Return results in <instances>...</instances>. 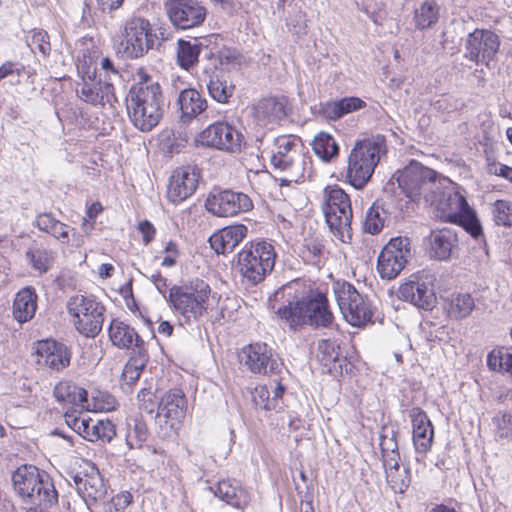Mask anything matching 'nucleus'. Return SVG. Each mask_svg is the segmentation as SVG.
<instances>
[{"instance_id":"1","label":"nucleus","mask_w":512,"mask_h":512,"mask_svg":"<svg viewBox=\"0 0 512 512\" xmlns=\"http://www.w3.org/2000/svg\"><path fill=\"white\" fill-rule=\"evenodd\" d=\"M161 86L149 76L134 84L126 97V108L132 124L142 132H149L160 122L164 113Z\"/></svg>"},{"instance_id":"2","label":"nucleus","mask_w":512,"mask_h":512,"mask_svg":"<svg viewBox=\"0 0 512 512\" xmlns=\"http://www.w3.org/2000/svg\"><path fill=\"white\" fill-rule=\"evenodd\" d=\"M300 139L293 135H281L274 140L270 163L283 172L282 185L303 182L311 174V158L301 153Z\"/></svg>"},{"instance_id":"3","label":"nucleus","mask_w":512,"mask_h":512,"mask_svg":"<svg viewBox=\"0 0 512 512\" xmlns=\"http://www.w3.org/2000/svg\"><path fill=\"white\" fill-rule=\"evenodd\" d=\"M277 314L293 330L303 325L329 328L334 321L333 314L329 310L328 300L321 293L291 301L280 307Z\"/></svg>"},{"instance_id":"4","label":"nucleus","mask_w":512,"mask_h":512,"mask_svg":"<svg viewBox=\"0 0 512 512\" xmlns=\"http://www.w3.org/2000/svg\"><path fill=\"white\" fill-rule=\"evenodd\" d=\"M12 484L22 501L38 508L57 502L58 493L49 475L34 465H21L12 473Z\"/></svg>"},{"instance_id":"5","label":"nucleus","mask_w":512,"mask_h":512,"mask_svg":"<svg viewBox=\"0 0 512 512\" xmlns=\"http://www.w3.org/2000/svg\"><path fill=\"white\" fill-rule=\"evenodd\" d=\"M383 153L384 138L381 136L357 141L348 156L347 182L356 189L364 188Z\"/></svg>"},{"instance_id":"6","label":"nucleus","mask_w":512,"mask_h":512,"mask_svg":"<svg viewBox=\"0 0 512 512\" xmlns=\"http://www.w3.org/2000/svg\"><path fill=\"white\" fill-rule=\"evenodd\" d=\"M211 288L203 280L170 288L168 302L187 323L199 320L208 309Z\"/></svg>"},{"instance_id":"7","label":"nucleus","mask_w":512,"mask_h":512,"mask_svg":"<svg viewBox=\"0 0 512 512\" xmlns=\"http://www.w3.org/2000/svg\"><path fill=\"white\" fill-rule=\"evenodd\" d=\"M276 253L274 247L266 241L247 243L238 253L236 267L251 285L263 281L274 268Z\"/></svg>"},{"instance_id":"8","label":"nucleus","mask_w":512,"mask_h":512,"mask_svg":"<svg viewBox=\"0 0 512 512\" xmlns=\"http://www.w3.org/2000/svg\"><path fill=\"white\" fill-rule=\"evenodd\" d=\"M436 177L434 170L412 161L400 172L397 181L403 193L412 200L423 196L425 202H434L440 189Z\"/></svg>"},{"instance_id":"9","label":"nucleus","mask_w":512,"mask_h":512,"mask_svg":"<svg viewBox=\"0 0 512 512\" xmlns=\"http://www.w3.org/2000/svg\"><path fill=\"white\" fill-rule=\"evenodd\" d=\"M323 211L333 235L343 243L350 241L353 212L349 195L337 186L330 188Z\"/></svg>"},{"instance_id":"10","label":"nucleus","mask_w":512,"mask_h":512,"mask_svg":"<svg viewBox=\"0 0 512 512\" xmlns=\"http://www.w3.org/2000/svg\"><path fill=\"white\" fill-rule=\"evenodd\" d=\"M68 312L79 333L94 338L102 330L104 306L92 295L76 294L67 302Z\"/></svg>"},{"instance_id":"11","label":"nucleus","mask_w":512,"mask_h":512,"mask_svg":"<svg viewBox=\"0 0 512 512\" xmlns=\"http://www.w3.org/2000/svg\"><path fill=\"white\" fill-rule=\"evenodd\" d=\"M333 292L344 319L355 327H361L371 321L373 312L367 298L346 281L333 284Z\"/></svg>"},{"instance_id":"12","label":"nucleus","mask_w":512,"mask_h":512,"mask_svg":"<svg viewBox=\"0 0 512 512\" xmlns=\"http://www.w3.org/2000/svg\"><path fill=\"white\" fill-rule=\"evenodd\" d=\"M155 38L148 20L132 18L125 24L118 51L130 59L142 57L154 46Z\"/></svg>"},{"instance_id":"13","label":"nucleus","mask_w":512,"mask_h":512,"mask_svg":"<svg viewBox=\"0 0 512 512\" xmlns=\"http://www.w3.org/2000/svg\"><path fill=\"white\" fill-rule=\"evenodd\" d=\"M435 280V276L428 271L414 273L399 286L398 297L419 309L432 310L437 301Z\"/></svg>"},{"instance_id":"14","label":"nucleus","mask_w":512,"mask_h":512,"mask_svg":"<svg viewBox=\"0 0 512 512\" xmlns=\"http://www.w3.org/2000/svg\"><path fill=\"white\" fill-rule=\"evenodd\" d=\"M412 258L411 242L407 237L392 238L377 259V270L382 279L396 278Z\"/></svg>"},{"instance_id":"15","label":"nucleus","mask_w":512,"mask_h":512,"mask_svg":"<svg viewBox=\"0 0 512 512\" xmlns=\"http://www.w3.org/2000/svg\"><path fill=\"white\" fill-rule=\"evenodd\" d=\"M72 479L75 489L89 509L105 504L108 487L95 464L86 461L85 467L73 475Z\"/></svg>"},{"instance_id":"16","label":"nucleus","mask_w":512,"mask_h":512,"mask_svg":"<svg viewBox=\"0 0 512 512\" xmlns=\"http://www.w3.org/2000/svg\"><path fill=\"white\" fill-rule=\"evenodd\" d=\"M207 211L218 217H232L253 209L251 198L239 191L221 190L211 192L206 201Z\"/></svg>"},{"instance_id":"17","label":"nucleus","mask_w":512,"mask_h":512,"mask_svg":"<svg viewBox=\"0 0 512 512\" xmlns=\"http://www.w3.org/2000/svg\"><path fill=\"white\" fill-rule=\"evenodd\" d=\"M196 142L205 147L236 152L241 150L243 135L228 122L217 121L201 131Z\"/></svg>"},{"instance_id":"18","label":"nucleus","mask_w":512,"mask_h":512,"mask_svg":"<svg viewBox=\"0 0 512 512\" xmlns=\"http://www.w3.org/2000/svg\"><path fill=\"white\" fill-rule=\"evenodd\" d=\"M239 360L250 372L256 374H276L282 363L266 343H252L244 346L239 353Z\"/></svg>"},{"instance_id":"19","label":"nucleus","mask_w":512,"mask_h":512,"mask_svg":"<svg viewBox=\"0 0 512 512\" xmlns=\"http://www.w3.org/2000/svg\"><path fill=\"white\" fill-rule=\"evenodd\" d=\"M464 57L475 64L489 65L499 50L498 35L489 29H475L465 40Z\"/></svg>"},{"instance_id":"20","label":"nucleus","mask_w":512,"mask_h":512,"mask_svg":"<svg viewBox=\"0 0 512 512\" xmlns=\"http://www.w3.org/2000/svg\"><path fill=\"white\" fill-rule=\"evenodd\" d=\"M165 9L173 26L181 30L200 26L207 15V9L198 0H167Z\"/></svg>"},{"instance_id":"21","label":"nucleus","mask_w":512,"mask_h":512,"mask_svg":"<svg viewBox=\"0 0 512 512\" xmlns=\"http://www.w3.org/2000/svg\"><path fill=\"white\" fill-rule=\"evenodd\" d=\"M201 177L197 166L187 165L177 168L169 179L167 199L177 205L191 197L196 191Z\"/></svg>"},{"instance_id":"22","label":"nucleus","mask_w":512,"mask_h":512,"mask_svg":"<svg viewBox=\"0 0 512 512\" xmlns=\"http://www.w3.org/2000/svg\"><path fill=\"white\" fill-rule=\"evenodd\" d=\"M65 422L76 433L84 439L94 442H110L116 435L114 424L109 421H94L92 419L81 418L76 415V410L65 413Z\"/></svg>"},{"instance_id":"23","label":"nucleus","mask_w":512,"mask_h":512,"mask_svg":"<svg viewBox=\"0 0 512 512\" xmlns=\"http://www.w3.org/2000/svg\"><path fill=\"white\" fill-rule=\"evenodd\" d=\"M316 357L323 369L335 378L342 376L351 368L347 357L341 354L337 339L319 340Z\"/></svg>"},{"instance_id":"24","label":"nucleus","mask_w":512,"mask_h":512,"mask_svg":"<svg viewBox=\"0 0 512 512\" xmlns=\"http://www.w3.org/2000/svg\"><path fill=\"white\" fill-rule=\"evenodd\" d=\"M186 398L179 389L167 392L158 406L157 419L164 421L170 430H177L186 413Z\"/></svg>"},{"instance_id":"25","label":"nucleus","mask_w":512,"mask_h":512,"mask_svg":"<svg viewBox=\"0 0 512 512\" xmlns=\"http://www.w3.org/2000/svg\"><path fill=\"white\" fill-rule=\"evenodd\" d=\"M36 357L39 366L60 371L69 366L71 351L65 344L47 339L37 343Z\"/></svg>"},{"instance_id":"26","label":"nucleus","mask_w":512,"mask_h":512,"mask_svg":"<svg viewBox=\"0 0 512 512\" xmlns=\"http://www.w3.org/2000/svg\"><path fill=\"white\" fill-rule=\"evenodd\" d=\"M435 206L436 216L445 222L453 223L468 207L466 198L457 191L443 190L440 184L439 192L435 195L434 202H428Z\"/></svg>"},{"instance_id":"27","label":"nucleus","mask_w":512,"mask_h":512,"mask_svg":"<svg viewBox=\"0 0 512 512\" xmlns=\"http://www.w3.org/2000/svg\"><path fill=\"white\" fill-rule=\"evenodd\" d=\"M76 93L82 101L93 106L112 105L116 101L113 83L102 79L95 82L90 77L89 79L83 78L82 83L77 86Z\"/></svg>"},{"instance_id":"28","label":"nucleus","mask_w":512,"mask_h":512,"mask_svg":"<svg viewBox=\"0 0 512 512\" xmlns=\"http://www.w3.org/2000/svg\"><path fill=\"white\" fill-rule=\"evenodd\" d=\"M412 423L413 445L417 453L426 454L432 447L434 438L433 425L427 414L419 407L409 411Z\"/></svg>"},{"instance_id":"29","label":"nucleus","mask_w":512,"mask_h":512,"mask_svg":"<svg viewBox=\"0 0 512 512\" xmlns=\"http://www.w3.org/2000/svg\"><path fill=\"white\" fill-rule=\"evenodd\" d=\"M179 120L182 124H189L197 119L208 108L206 98L194 88L183 89L177 97Z\"/></svg>"},{"instance_id":"30","label":"nucleus","mask_w":512,"mask_h":512,"mask_svg":"<svg viewBox=\"0 0 512 512\" xmlns=\"http://www.w3.org/2000/svg\"><path fill=\"white\" fill-rule=\"evenodd\" d=\"M109 337L113 345L120 349H132L138 355L146 351L144 341L130 325L114 319L109 326Z\"/></svg>"},{"instance_id":"31","label":"nucleus","mask_w":512,"mask_h":512,"mask_svg":"<svg viewBox=\"0 0 512 512\" xmlns=\"http://www.w3.org/2000/svg\"><path fill=\"white\" fill-rule=\"evenodd\" d=\"M248 228L243 224L222 228L209 238L211 248L217 254H227L247 236Z\"/></svg>"},{"instance_id":"32","label":"nucleus","mask_w":512,"mask_h":512,"mask_svg":"<svg viewBox=\"0 0 512 512\" xmlns=\"http://www.w3.org/2000/svg\"><path fill=\"white\" fill-rule=\"evenodd\" d=\"M53 395L59 403L71 404L80 409L89 410L87 391L71 381H60L54 387Z\"/></svg>"},{"instance_id":"33","label":"nucleus","mask_w":512,"mask_h":512,"mask_svg":"<svg viewBox=\"0 0 512 512\" xmlns=\"http://www.w3.org/2000/svg\"><path fill=\"white\" fill-rule=\"evenodd\" d=\"M286 116L285 104L276 98H265L258 102L254 108V117L258 125L267 126Z\"/></svg>"},{"instance_id":"34","label":"nucleus","mask_w":512,"mask_h":512,"mask_svg":"<svg viewBox=\"0 0 512 512\" xmlns=\"http://www.w3.org/2000/svg\"><path fill=\"white\" fill-rule=\"evenodd\" d=\"M366 103L358 97H344L321 104L320 113L328 120H337L344 115L360 110Z\"/></svg>"},{"instance_id":"35","label":"nucleus","mask_w":512,"mask_h":512,"mask_svg":"<svg viewBox=\"0 0 512 512\" xmlns=\"http://www.w3.org/2000/svg\"><path fill=\"white\" fill-rule=\"evenodd\" d=\"M475 300L469 293L452 294L444 299L443 309L448 318L462 320L475 309Z\"/></svg>"},{"instance_id":"36","label":"nucleus","mask_w":512,"mask_h":512,"mask_svg":"<svg viewBox=\"0 0 512 512\" xmlns=\"http://www.w3.org/2000/svg\"><path fill=\"white\" fill-rule=\"evenodd\" d=\"M429 239L430 254L438 260H447L457 244L456 234L448 228L432 231Z\"/></svg>"},{"instance_id":"37","label":"nucleus","mask_w":512,"mask_h":512,"mask_svg":"<svg viewBox=\"0 0 512 512\" xmlns=\"http://www.w3.org/2000/svg\"><path fill=\"white\" fill-rule=\"evenodd\" d=\"M37 309V294L32 287L21 289L15 296L13 303V316L24 323L31 320Z\"/></svg>"},{"instance_id":"38","label":"nucleus","mask_w":512,"mask_h":512,"mask_svg":"<svg viewBox=\"0 0 512 512\" xmlns=\"http://www.w3.org/2000/svg\"><path fill=\"white\" fill-rule=\"evenodd\" d=\"M386 481L395 493H404L411 483V473L409 467L400 468V459L388 458L383 462Z\"/></svg>"},{"instance_id":"39","label":"nucleus","mask_w":512,"mask_h":512,"mask_svg":"<svg viewBox=\"0 0 512 512\" xmlns=\"http://www.w3.org/2000/svg\"><path fill=\"white\" fill-rule=\"evenodd\" d=\"M204 45L198 38L178 39L176 43L177 64L184 70L189 71L197 63Z\"/></svg>"},{"instance_id":"40","label":"nucleus","mask_w":512,"mask_h":512,"mask_svg":"<svg viewBox=\"0 0 512 512\" xmlns=\"http://www.w3.org/2000/svg\"><path fill=\"white\" fill-rule=\"evenodd\" d=\"M214 494L235 508H243L249 501L247 492L231 480L218 482Z\"/></svg>"},{"instance_id":"41","label":"nucleus","mask_w":512,"mask_h":512,"mask_svg":"<svg viewBox=\"0 0 512 512\" xmlns=\"http://www.w3.org/2000/svg\"><path fill=\"white\" fill-rule=\"evenodd\" d=\"M206 87L211 98L223 104L229 102L235 90V85L228 82L224 75L220 74L209 75Z\"/></svg>"},{"instance_id":"42","label":"nucleus","mask_w":512,"mask_h":512,"mask_svg":"<svg viewBox=\"0 0 512 512\" xmlns=\"http://www.w3.org/2000/svg\"><path fill=\"white\" fill-rule=\"evenodd\" d=\"M312 149L324 162H329L339 154V146L334 137L324 131H321L314 136Z\"/></svg>"},{"instance_id":"43","label":"nucleus","mask_w":512,"mask_h":512,"mask_svg":"<svg viewBox=\"0 0 512 512\" xmlns=\"http://www.w3.org/2000/svg\"><path fill=\"white\" fill-rule=\"evenodd\" d=\"M439 19V6L434 0H425L414 11L415 26L420 29L433 27Z\"/></svg>"},{"instance_id":"44","label":"nucleus","mask_w":512,"mask_h":512,"mask_svg":"<svg viewBox=\"0 0 512 512\" xmlns=\"http://www.w3.org/2000/svg\"><path fill=\"white\" fill-rule=\"evenodd\" d=\"M397 430L392 426H383L380 433V449L382 454V462L400 459V453L397 442Z\"/></svg>"},{"instance_id":"45","label":"nucleus","mask_w":512,"mask_h":512,"mask_svg":"<svg viewBox=\"0 0 512 512\" xmlns=\"http://www.w3.org/2000/svg\"><path fill=\"white\" fill-rule=\"evenodd\" d=\"M387 214L388 212L381 202H374L366 213L365 221L363 224L364 231L370 234L379 233L384 227Z\"/></svg>"},{"instance_id":"46","label":"nucleus","mask_w":512,"mask_h":512,"mask_svg":"<svg viewBox=\"0 0 512 512\" xmlns=\"http://www.w3.org/2000/svg\"><path fill=\"white\" fill-rule=\"evenodd\" d=\"M299 254L306 263L319 265L324 258L325 248L320 239L310 237L304 240Z\"/></svg>"},{"instance_id":"47","label":"nucleus","mask_w":512,"mask_h":512,"mask_svg":"<svg viewBox=\"0 0 512 512\" xmlns=\"http://www.w3.org/2000/svg\"><path fill=\"white\" fill-rule=\"evenodd\" d=\"M487 364L490 369L506 373L512 379V352L508 349L494 350L489 353Z\"/></svg>"},{"instance_id":"48","label":"nucleus","mask_w":512,"mask_h":512,"mask_svg":"<svg viewBox=\"0 0 512 512\" xmlns=\"http://www.w3.org/2000/svg\"><path fill=\"white\" fill-rule=\"evenodd\" d=\"M147 358V352L143 351V355H138V358H132L127 362L122 372V379L127 384L132 385L139 379Z\"/></svg>"},{"instance_id":"49","label":"nucleus","mask_w":512,"mask_h":512,"mask_svg":"<svg viewBox=\"0 0 512 512\" xmlns=\"http://www.w3.org/2000/svg\"><path fill=\"white\" fill-rule=\"evenodd\" d=\"M27 44L33 52L38 50L44 56H48L51 52L49 35L42 29L30 31L27 37Z\"/></svg>"},{"instance_id":"50","label":"nucleus","mask_w":512,"mask_h":512,"mask_svg":"<svg viewBox=\"0 0 512 512\" xmlns=\"http://www.w3.org/2000/svg\"><path fill=\"white\" fill-rule=\"evenodd\" d=\"M27 258L33 268L39 271V273L47 272L53 261L52 252L41 248L29 250Z\"/></svg>"},{"instance_id":"51","label":"nucleus","mask_w":512,"mask_h":512,"mask_svg":"<svg viewBox=\"0 0 512 512\" xmlns=\"http://www.w3.org/2000/svg\"><path fill=\"white\" fill-rule=\"evenodd\" d=\"M149 437V431L146 423L135 419L133 426L128 430L126 441L131 448H140Z\"/></svg>"},{"instance_id":"52","label":"nucleus","mask_w":512,"mask_h":512,"mask_svg":"<svg viewBox=\"0 0 512 512\" xmlns=\"http://www.w3.org/2000/svg\"><path fill=\"white\" fill-rule=\"evenodd\" d=\"M492 214L498 226H512V202L497 200L493 204Z\"/></svg>"},{"instance_id":"53","label":"nucleus","mask_w":512,"mask_h":512,"mask_svg":"<svg viewBox=\"0 0 512 512\" xmlns=\"http://www.w3.org/2000/svg\"><path fill=\"white\" fill-rule=\"evenodd\" d=\"M454 223L460 224L472 237L478 238L482 235V227L475 212L468 207Z\"/></svg>"},{"instance_id":"54","label":"nucleus","mask_w":512,"mask_h":512,"mask_svg":"<svg viewBox=\"0 0 512 512\" xmlns=\"http://www.w3.org/2000/svg\"><path fill=\"white\" fill-rule=\"evenodd\" d=\"M271 391L265 385L255 387L252 392V399L255 406L259 409L277 410L275 401L271 400Z\"/></svg>"},{"instance_id":"55","label":"nucleus","mask_w":512,"mask_h":512,"mask_svg":"<svg viewBox=\"0 0 512 512\" xmlns=\"http://www.w3.org/2000/svg\"><path fill=\"white\" fill-rule=\"evenodd\" d=\"M496 426V436L501 439L512 440V414L502 413L493 418Z\"/></svg>"},{"instance_id":"56","label":"nucleus","mask_w":512,"mask_h":512,"mask_svg":"<svg viewBox=\"0 0 512 512\" xmlns=\"http://www.w3.org/2000/svg\"><path fill=\"white\" fill-rule=\"evenodd\" d=\"M132 502V495L129 492H121L116 496L112 497L109 502H105L104 508L106 512H112V510L116 512L123 511L126 507H128Z\"/></svg>"},{"instance_id":"57","label":"nucleus","mask_w":512,"mask_h":512,"mask_svg":"<svg viewBox=\"0 0 512 512\" xmlns=\"http://www.w3.org/2000/svg\"><path fill=\"white\" fill-rule=\"evenodd\" d=\"M163 252L165 256L162 259L161 265L168 268L173 267L180 255L177 243L174 241L167 242Z\"/></svg>"},{"instance_id":"58","label":"nucleus","mask_w":512,"mask_h":512,"mask_svg":"<svg viewBox=\"0 0 512 512\" xmlns=\"http://www.w3.org/2000/svg\"><path fill=\"white\" fill-rule=\"evenodd\" d=\"M487 171L489 174L501 176L512 182V167L496 162H489Z\"/></svg>"},{"instance_id":"59","label":"nucleus","mask_w":512,"mask_h":512,"mask_svg":"<svg viewBox=\"0 0 512 512\" xmlns=\"http://www.w3.org/2000/svg\"><path fill=\"white\" fill-rule=\"evenodd\" d=\"M100 67L104 72L103 81H109L113 83V80L120 78L119 72L115 69L113 62L108 57L101 59Z\"/></svg>"},{"instance_id":"60","label":"nucleus","mask_w":512,"mask_h":512,"mask_svg":"<svg viewBox=\"0 0 512 512\" xmlns=\"http://www.w3.org/2000/svg\"><path fill=\"white\" fill-rule=\"evenodd\" d=\"M57 219H55L51 213H41L36 217L35 225L46 233H50L54 224H56Z\"/></svg>"},{"instance_id":"61","label":"nucleus","mask_w":512,"mask_h":512,"mask_svg":"<svg viewBox=\"0 0 512 512\" xmlns=\"http://www.w3.org/2000/svg\"><path fill=\"white\" fill-rule=\"evenodd\" d=\"M287 26L290 32L296 35L305 33L304 15L299 12L288 19Z\"/></svg>"},{"instance_id":"62","label":"nucleus","mask_w":512,"mask_h":512,"mask_svg":"<svg viewBox=\"0 0 512 512\" xmlns=\"http://www.w3.org/2000/svg\"><path fill=\"white\" fill-rule=\"evenodd\" d=\"M138 230L142 235V239L145 245H148L154 239L156 230L150 221H141L138 224Z\"/></svg>"},{"instance_id":"63","label":"nucleus","mask_w":512,"mask_h":512,"mask_svg":"<svg viewBox=\"0 0 512 512\" xmlns=\"http://www.w3.org/2000/svg\"><path fill=\"white\" fill-rule=\"evenodd\" d=\"M49 234L60 240L62 243H67L69 241L68 226L59 220H57L56 224H54Z\"/></svg>"},{"instance_id":"64","label":"nucleus","mask_w":512,"mask_h":512,"mask_svg":"<svg viewBox=\"0 0 512 512\" xmlns=\"http://www.w3.org/2000/svg\"><path fill=\"white\" fill-rule=\"evenodd\" d=\"M24 69L23 65L18 66L12 62H6L0 67V81L13 74L20 76Z\"/></svg>"}]
</instances>
